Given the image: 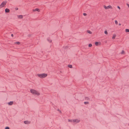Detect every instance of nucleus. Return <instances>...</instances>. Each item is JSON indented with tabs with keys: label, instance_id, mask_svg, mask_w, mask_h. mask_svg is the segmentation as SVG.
Wrapping results in <instances>:
<instances>
[{
	"label": "nucleus",
	"instance_id": "nucleus-1",
	"mask_svg": "<svg viewBox=\"0 0 129 129\" xmlns=\"http://www.w3.org/2000/svg\"><path fill=\"white\" fill-rule=\"evenodd\" d=\"M30 92L33 94L37 95H40V93L37 91L33 89H31L30 90Z\"/></svg>",
	"mask_w": 129,
	"mask_h": 129
},
{
	"label": "nucleus",
	"instance_id": "nucleus-2",
	"mask_svg": "<svg viewBox=\"0 0 129 129\" xmlns=\"http://www.w3.org/2000/svg\"><path fill=\"white\" fill-rule=\"evenodd\" d=\"M37 75L39 77L41 78H44L47 76V74L45 73L41 74H38Z\"/></svg>",
	"mask_w": 129,
	"mask_h": 129
},
{
	"label": "nucleus",
	"instance_id": "nucleus-3",
	"mask_svg": "<svg viewBox=\"0 0 129 129\" xmlns=\"http://www.w3.org/2000/svg\"><path fill=\"white\" fill-rule=\"evenodd\" d=\"M7 3L6 2H3L0 5V7L1 8H2Z\"/></svg>",
	"mask_w": 129,
	"mask_h": 129
},
{
	"label": "nucleus",
	"instance_id": "nucleus-4",
	"mask_svg": "<svg viewBox=\"0 0 129 129\" xmlns=\"http://www.w3.org/2000/svg\"><path fill=\"white\" fill-rule=\"evenodd\" d=\"M104 8L106 9H108L109 8H112V7L110 5H109L107 7L104 6Z\"/></svg>",
	"mask_w": 129,
	"mask_h": 129
},
{
	"label": "nucleus",
	"instance_id": "nucleus-5",
	"mask_svg": "<svg viewBox=\"0 0 129 129\" xmlns=\"http://www.w3.org/2000/svg\"><path fill=\"white\" fill-rule=\"evenodd\" d=\"M80 121V120L78 119H75L73 120V122L78 123Z\"/></svg>",
	"mask_w": 129,
	"mask_h": 129
},
{
	"label": "nucleus",
	"instance_id": "nucleus-6",
	"mask_svg": "<svg viewBox=\"0 0 129 129\" xmlns=\"http://www.w3.org/2000/svg\"><path fill=\"white\" fill-rule=\"evenodd\" d=\"M24 123L26 124H29L30 123V122L28 121H24Z\"/></svg>",
	"mask_w": 129,
	"mask_h": 129
},
{
	"label": "nucleus",
	"instance_id": "nucleus-7",
	"mask_svg": "<svg viewBox=\"0 0 129 129\" xmlns=\"http://www.w3.org/2000/svg\"><path fill=\"white\" fill-rule=\"evenodd\" d=\"M33 11H37L38 12H39L40 11V10L39 9L36 8L35 9L33 10Z\"/></svg>",
	"mask_w": 129,
	"mask_h": 129
},
{
	"label": "nucleus",
	"instance_id": "nucleus-8",
	"mask_svg": "<svg viewBox=\"0 0 129 129\" xmlns=\"http://www.w3.org/2000/svg\"><path fill=\"white\" fill-rule=\"evenodd\" d=\"M10 12V10H9L8 9V8H6L5 9V12L6 13H8L9 12Z\"/></svg>",
	"mask_w": 129,
	"mask_h": 129
},
{
	"label": "nucleus",
	"instance_id": "nucleus-9",
	"mask_svg": "<svg viewBox=\"0 0 129 129\" xmlns=\"http://www.w3.org/2000/svg\"><path fill=\"white\" fill-rule=\"evenodd\" d=\"M13 104V102L12 101L8 103V104L9 105H11Z\"/></svg>",
	"mask_w": 129,
	"mask_h": 129
},
{
	"label": "nucleus",
	"instance_id": "nucleus-10",
	"mask_svg": "<svg viewBox=\"0 0 129 129\" xmlns=\"http://www.w3.org/2000/svg\"><path fill=\"white\" fill-rule=\"evenodd\" d=\"M18 18L20 19L22 18L23 17V16L22 15H19L18 16Z\"/></svg>",
	"mask_w": 129,
	"mask_h": 129
},
{
	"label": "nucleus",
	"instance_id": "nucleus-11",
	"mask_svg": "<svg viewBox=\"0 0 129 129\" xmlns=\"http://www.w3.org/2000/svg\"><path fill=\"white\" fill-rule=\"evenodd\" d=\"M20 43L19 42H16L14 43V44H17V45H19Z\"/></svg>",
	"mask_w": 129,
	"mask_h": 129
},
{
	"label": "nucleus",
	"instance_id": "nucleus-12",
	"mask_svg": "<svg viewBox=\"0 0 129 129\" xmlns=\"http://www.w3.org/2000/svg\"><path fill=\"white\" fill-rule=\"evenodd\" d=\"M87 32L88 33H89L90 34H91L92 33V32L89 30H88Z\"/></svg>",
	"mask_w": 129,
	"mask_h": 129
},
{
	"label": "nucleus",
	"instance_id": "nucleus-13",
	"mask_svg": "<svg viewBox=\"0 0 129 129\" xmlns=\"http://www.w3.org/2000/svg\"><path fill=\"white\" fill-rule=\"evenodd\" d=\"M115 36L116 35H113L112 37V39H114L115 38Z\"/></svg>",
	"mask_w": 129,
	"mask_h": 129
},
{
	"label": "nucleus",
	"instance_id": "nucleus-14",
	"mask_svg": "<svg viewBox=\"0 0 129 129\" xmlns=\"http://www.w3.org/2000/svg\"><path fill=\"white\" fill-rule=\"evenodd\" d=\"M47 40L50 43L51 42V39H50L49 38H48L47 39Z\"/></svg>",
	"mask_w": 129,
	"mask_h": 129
},
{
	"label": "nucleus",
	"instance_id": "nucleus-15",
	"mask_svg": "<svg viewBox=\"0 0 129 129\" xmlns=\"http://www.w3.org/2000/svg\"><path fill=\"white\" fill-rule=\"evenodd\" d=\"M85 100H90V99L88 97H85Z\"/></svg>",
	"mask_w": 129,
	"mask_h": 129
},
{
	"label": "nucleus",
	"instance_id": "nucleus-16",
	"mask_svg": "<svg viewBox=\"0 0 129 129\" xmlns=\"http://www.w3.org/2000/svg\"><path fill=\"white\" fill-rule=\"evenodd\" d=\"M68 121L70 122H73V120L68 119Z\"/></svg>",
	"mask_w": 129,
	"mask_h": 129
},
{
	"label": "nucleus",
	"instance_id": "nucleus-17",
	"mask_svg": "<svg viewBox=\"0 0 129 129\" xmlns=\"http://www.w3.org/2000/svg\"><path fill=\"white\" fill-rule=\"evenodd\" d=\"M125 31L126 32H129V29H125Z\"/></svg>",
	"mask_w": 129,
	"mask_h": 129
},
{
	"label": "nucleus",
	"instance_id": "nucleus-18",
	"mask_svg": "<svg viewBox=\"0 0 129 129\" xmlns=\"http://www.w3.org/2000/svg\"><path fill=\"white\" fill-rule=\"evenodd\" d=\"M68 67L70 68H72V66L71 65H68Z\"/></svg>",
	"mask_w": 129,
	"mask_h": 129
},
{
	"label": "nucleus",
	"instance_id": "nucleus-19",
	"mask_svg": "<svg viewBox=\"0 0 129 129\" xmlns=\"http://www.w3.org/2000/svg\"><path fill=\"white\" fill-rule=\"evenodd\" d=\"M84 103L85 104H89V102H84Z\"/></svg>",
	"mask_w": 129,
	"mask_h": 129
},
{
	"label": "nucleus",
	"instance_id": "nucleus-20",
	"mask_svg": "<svg viewBox=\"0 0 129 129\" xmlns=\"http://www.w3.org/2000/svg\"><path fill=\"white\" fill-rule=\"evenodd\" d=\"M95 44L97 46L98 44V42H96L95 43Z\"/></svg>",
	"mask_w": 129,
	"mask_h": 129
},
{
	"label": "nucleus",
	"instance_id": "nucleus-21",
	"mask_svg": "<svg viewBox=\"0 0 129 129\" xmlns=\"http://www.w3.org/2000/svg\"><path fill=\"white\" fill-rule=\"evenodd\" d=\"M115 22L116 24H118V22L116 20L115 21Z\"/></svg>",
	"mask_w": 129,
	"mask_h": 129
},
{
	"label": "nucleus",
	"instance_id": "nucleus-22",
	"mask_svg": "<svg viewBox=\"0 0 129 129\" xmlns=\"http://www.w3.org/2000/svg\"><path fill=\"white\" fill-rule=\"evenodd\" d=\"M92 46V45L91 44H89L88 46L89 47H91Z\"/></svg>",
	"mask_w": 129,
	"mask_h": 129
},
{
	"label": "nucleus",
	"instance_id": "nucleus-23",
	"mask_svg": "<svg viewBox=\"0 0 129 129\" xmlns=\"http://www.w3.org/2000/svg\"><path fill=\"white\" fill-rule=\"evenodd\" d=\"M104 33L106 34H108V32L106 30H105V31Z\"/></svg>",
	"mask_w": 129,
	"mask_h": 129
},
{
	"label": "nucleus",
	"instance_id": "nucleus-24",
	"mask_svg": "<svg viewBox=\"0 0 129 129\" xmlns=\"http://www.w3.org/2000/svg\"><path fill=\"white\" fill-rule=\"evenodd\" d=\"M9 127L8 126L6 127L5 128V129H9Z\"/></svg>",
	"mask_w": 129,
	"mask_h": 129
},
{
	"label": "nucleus",
	"instance_id": "nucleus-25",
	"mask_svg": "<svg viewBox=\"0 0 129 129\" xmlns=\"http://www.w3.org/2000/svg\"><path fill=\"white\" fill-rule=\"evenodd\" d=\"M124 53V51L123 50H122V52H121V54H123Z\"/></svg>",
	"mask_w": 129,
	"mask_h": 129
},
{
	"label": "nucleus",
	"instance_id": "nucleus-26",
	"mask_svg": "<svg viewBox=\"0 0 129 129\" xmlns=\"http://www.w3.org/2000/svg\"><path fill=\"white\" fill-rule=\"evenodd\" d=\"M83 15H84V16H86V15L87 14H86V13H84L83 14Z\"/></svg>",
	"mask_w": 129,
	"mask_h": 129
},
{
	"label": "nucleus",
	"instance_id": "nucleus-27",
	"mask_svg": "<svg viewBox=\"0 0 129 129\" xmlns=\"http://www.w3.org/2000/svg\"><path fill=\"white\" fill-rule=\"evenodd\" d=\"M69 48L68 46H66V47H64L65 49H66V48Z\"/></svg>",
	"mask_w": 129,
	"mask_h": 129
},
{
	"label": "nucleus",
	"instance_id": "nucleus-28",
	"mask_svg": "<svg viewBox=\"0 0 129 129\" xmlns=\"http://www.w3.org/2000/svg\"><path fill=\"white\" fill-rule=\"evenodd\" d=\"M117 7L119 10L120 9V8L119 6H117Z\"/></svg>",
	"mask_w": 129,
	"mask_h": 129
},
{
	"label": "nucleus",
	"instance_id": "nucleus-29",
	"mask_svg": "<svg viewBox=\"0 0 129 129\" xmlns=\"http://www.w3.org/2000/svg\"><path fill=\"white\" fill-rule=\"evenodd\" d=\"M126 5H127V6H128V7L129 8V4H128L127 3L126 4Z\"/></svg>",
	"mask_w": 129,
	"mask_h": 129
},
{
	"label": "nucleus",
	"instance_id": "nucleus-30",
	"mask_svg": "<svg viewBox=\"0 0 129 129\" xmlns=\"http://www.w3.org/2000/svg\"><path fill=\"white\" fill-rule=\"evenodd\" d=\"M58 111H59L60 112V113H61V111L60 110H59V109H58Z\"/></svg>",
	"mask_w": 129,
	"mask_h": 129
},
{
	"label": "nucleus",
	"instance_id": "nucleus-31",
	"mask_svg": "<svg viewBox=\"0 0 129 129\" xmlns=\"http://www.w3.org/2000/svg\"><path fill=\"white\" fill-rule=\"evenodd\" d=\"M11 36L12 37H13V34H12L11 35Z\"/></svg>",
	"mask_w": 129,
	"mask_h": 129
},
{
	"label": "nucleus",
	"instance_id": "nucleus-32",
	"mask_svg": "<svg viewBox=\"0 0 129 129\" xmlns=\"http://www.w3.org/2000/svg\"><path fill=\"white\" fill-rule=\"evenodd\" d=\"M119 25H121V24H120V23H119Z\"/></svg>",
	"mask_w": 129,
	"mask_h": 129
},
{
	"label": "nucleus",
	"instance_id": "nucleus-33",
	"mask_svg": "<svg viewBox=\"0 0 129 129\" xmlns=\"http://www.w3.org/2000/svg\"><path fill=\"white\" fill-rule=\"evenodd\" d=\"M18 10V8H17L16 9V10Z\"/></svg>",
	"mask_w": 129,
	"mask_h": 129
}]
</instances>
